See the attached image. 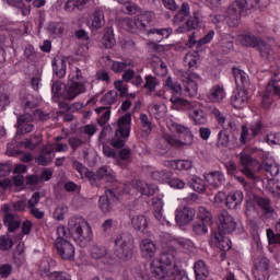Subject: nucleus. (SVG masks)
I'll return each mask as SVG.
<instances>
[{"label": "nucleus", "instance_id": "nucleus-60", "mask_svg": "<svg viewBox=\"0 0 280 280\" xmlns=\"http://www.w3.org/2000/svg\"><path fill=\"white\" fill-rule=\"evenodd\" d=\"M267 238H268V244H270V246L275 244L280 245V233L276 234L273 229H267Z\"/></svg>", "mask_w": 280, "mask_h": 280}, {"label": "nucleus", "instance_id": "nucleus-38", "mask_svg": "<svg viewBox=\"0 0 280 280\" xmlns=\"http://www.w3.org/2000/svg\"><path fill=\"white\" fill-rule=\"evenodd\" d=\"M256 49H258L262 58H266L267 60H270L272 58V48L270 47V45L264 42V39H260Z\"/></svg>", "mask_w": 280, "mask_h": 280}, {"label": "nucleus", "instance_id": "nucleus-8", "mask_svg": "<svg viewBox=\"0 0 280 280\" xmlns=\"http://www.w3.org/2000/svg\"><path fill=\"white\" fill-rule=\"evenodd\" d=\"M240 170L246 178L249 180H255L257 176L255 175L256 172H259V162L248 154L241 153L240 154Z\"/></svg>", "mask_w": 280, "mask_h": 280}, {"label": "nucleus", "instance_id": "nucleus-4", "mask_svg": "<svg viewBox=\"0 0 280 280\" xmlns=\"http://www.w3.org/2000/svg\"><path fill=\"white\" fill-rule=\"evenodd\" d=\"M175 131L179 135V140H176L172 137H164L161 140V143L164 144L163 150H170V145H175L176 148H180V145H192L194 144V135L189 127H185L183 125H174Z\"/></svg>", "mask_w": 280, "mask_h": 280}, {"label": "nucleus", "instance_id": "nucleus-26", "mask_svg": "<svg viewBox=\"0 0 280 280\" xmlns=\"http://www.w3.org/2000/svg\"><path fill=\"white\" fill-rule=\"evenodd\" d=\"M151 275L154 279L163 280L167 277V269L161 261H159V259H154L151 262Z\"/></svg>", "mask_w": 280, "mask_h": 280}, {"label": "nucleus", "instance_id": "nucleus-47", "mask_svg": "<svg viewBox=\"0 0 280 280\" xmlns=\"http://www.w3.org/2000/svg\"><path fill=\"white\" fill-rule=\"evenodd\" d=\"M130 154L131 151L129 148H125L119 151L118 165H120V167H128V163L130 162Z\"/></svg>", "mask_w": 280, "mask_h": 280}, {"label": "nucleus", "instance_id": "nucleus-42", "mask_svg": "<svg viewBox=\"0 0 280 280\" xmlns=\"http://www.w3.org/2000/svg\"><path fill=\"white\" fill-rule=\"evenodd\" d=\"M255 202L260 209H264L265 213H275V208L268 198L255 197Z\"/></svg>", "mask_w": 280, "mask_h": 280}, {"label": "nucleus", "instance_id": "nucleus-21", "mask_svg": "<svg viewBox=\"0 0 280 280\" xmlns=\"http://www.w3.org/2000/svg\"><path fill=\"white\" fill-rule=\"evenodd\" d=\"M225 96L226 92L224 91V86L220 84L213 85L207 94L208 100L213 103L222 102Z\"/></svg>", "mask_w": 280, "mask_h": 280}, {"label": "nucleus", "instance_id": "nucleus-35", "mask_svg": "<svg viewBox=\"0 0 280 280\" xmlns=\"http://www.w3.org/2000/svg\"><path fill=\"white\" fill-rule=\"evenodd\" d=\"M102 45H104L106 49H113V47H115V33L113 28H106L102 38Z\"/></svg>", "mask_w": 280, "mask_h": 280}, {"label": "nucleus", "instance_id": "nucleus-41", "mask_svg": "<svg viewBox=\"0 0 280 280\" xmlns=\"http://www.w3.org/2000/svg\"><path fill=\"white\" fill-rule=\"evenodd\" d=\"M151 178H153V180H156L158 183H167V180L172 178V172L165 170L154 171L151 174Z\"/></svg>", "mask_w": 280, "mask_h": 280}, {"label": "nucleus", "instance_id": "nucleus-37", "mask_svg": "<svg viewBox=\"0 0 280 280\" xmlns=\"http://www.w3.org/2000/svg\"><path fill=\"white\" fill-rule=\"evenodd\" d=\"M95 112L101 115L98 117V124L100 126H106L110 119V107H98L95 109Z\"/></svg>", "mask_w": 280, "mask_h": 280}, {"label": "nucleus", "instance_id": "nucleus-28", "mask_svg": "<svg viewBox=\"0 0 280 280\" xmlns=\"http://www.w3.org/2000/svg\"><path fill=\"white\" fill-rule=\"evenodd\" d=\"M196 280H206L209 277V268L205 260H198L194 265Z\"/></svg>", "mask_w": 280, "mask_h": 280}, {"label": "nucleus", "instance_id": "nucleus-53", "mask_svg": "<svg viewBox=\"0 0 280 280\" xmlns=\"http://www.w3.org/2000/svg\"><path fill=\"white\" fill-rule=\"evenodd\" d=\"M174 253L176 252H163L158 261H160L162 266H172V264H174Z\"/></svg>", "mask_w": 280, "mask_h": 280}, {"label": "nucleus", "instance_id": "nucleus-29", "mask_svg": "<svg viewBox=\"0 0 280 280\" xmlns=\"http://www.w3.org/2000/svg\"><path fill=\"white\" fill-rule=\"evenodd\" d=\"M73 170L80 174L81 178H88L89 180H95V173L93 171H90L84 166L82 163L79 161H73L72 162Z\"/></svg>", "mask_w": 280, "mask_h": 280}, {"label": "nucleus", "instance_id": "nucleus-3", "mask_svg": "<svg viewBox=\"0 0 280 280\" xmlns=\"http://www.w3.org/2000/svg\"><path fill=\"white\" fill-rule=\"evenodd\" d=\"M132 121V115L130 113L125 114L117 120V129L115 136L112 139L113 148L121 150L126 145V141L130 137V124Z\"/></svg>", "mask_w": 280, "mask_h": 280}, {"label": "nucleus", "instance_id": "nucleus-14", "mask_svg": "<svg viewBox=\"0 0 280 280\" xmlns=\"http://www.w3.org/2000/svg\"><path fill=\"white\" fill-rule=\"evenodd\" d=\"M200 75L197 73L191 72H185L182 77L183 82H185V91L189 95V97H195V95H198V82L196 80H199Z\"/></svg>", "mask_w": 280, "mask_h": 280}, {"label": "nucleus", "instance_id": "nucleus-62", "mask_svg": "<svg viewBox=\"0 0 280 280\" xmlns=\"http://www.w3.org/2000/svg\"><path fill=\"white\" fill-rule=\"evenodd\" d=\"M14 246V242L10 236L2 235L0 236V249L1 250H10Z\"/></svg>", "mask_w": 280, "mask_h": 280}, {"label": "nucleus", "instance_id": "nucleus-9", "mask_svg": "<svg viewBox=\"0 0 280 280\" xmlns=\"http://www.w3.org/2000/svg\"><path fill=\"white\" fill-rule=\"evenodd\" d=\"M237 229V222L235 219L229 213V211L223 210L219 213V221H218V231L215 233L221 234H229L233 233Z\"/></svg>", "mask_w": 280, "mask_h": 280}, {"label": "nucleus", "instance_id": "nucleus-40", "mask_svg": "<svg viewBox=\"0 0 280 280\" xmlns=\"http://www.w3.org/2000/svg\"><path fill=\"white\" fill-rule=\"evenodd\" d=\"M280 70H278L273 77L270 83L267 85V91H273L275 95H278L280 97Z\"/></svg>", "mask_w": 280, "mask_h": 280}, {"label": "nucleus", "instance_id": "nucleus-51", "mask_svg": "<svg viewBox=\"0 0 280 280\" xmlns=\"http://www.w3.org/2000/svg\"><path fill=\"white\" fill-rule=\"evenodd\" d=\"M144 80V89H148L150 93H154L156 86H159V79H156V77L147 75Z\"/></svg>", "mask_w": 280, "mask_h": 280}, {"label": "nucleus", "instance_id": "nucleus-46", "mask_svg": "<svg viewBox=\"0 0 280 280\" xmlns=\"http://www.w3.org/2000/svg\"><path fill=\"white\" fill-rule=\"evenodd\" d=\"M260 42L261 37H256L255 35H245L241 39L242 45H244L245 47H255L256 49Z\"/></svg>", "mask_w": 280, "mask_h": 280}, {"label": "nucleus", "instance_id": "nucleus-30", "mask_svg": "<svg viewBox=\"0 0 280 280\" xmlns=\"http://www.w3.org/2000/svg\"><path fill=\"white\" fill-rule=\"evenodd\" d=\"M104 9L98 7L94 10L91 26L93 30H101V27H104Z\"/></svg>", "mask_w": 280, "mask_h": 280}, {"label": "nucleus", "instance_id": "nucleus-64", "mask_svg": "<svg viewBox=\"0 0 280 280\" xmlns=\"http://www.w3.org/2000/svg\"><path fill=\"white\" fill-rule=\"evenodd\" d=\"M49 280H71V276L62 271H54L48 275Z\"/></svg>", "mask_w": 280, "mask_h": 280}, {"label": "nucleus", "instance_id": "nucleus-25", "mask_svg": "<svg viewBox=\"0 0 280 280\" xmlns=\"http://www.w3.org/2000/svg\"><path fill=\"white\" fill-rule=\"evenodd\" d=\"M21 106L25 113H32L38 106V97L25 94L21 97Z\"/></svg>", "mask_w": 280, "mask_h": 280}, {"label": "nucleus", "instance_id": "nucleus-33", "mask_svg": "<svg viewBox=\"0 0 280 280\" xmlns=\"http://www.w3.org/2000/svg\"><path fill=\"white\" fill-rule=\"evenodd\" d=\"M54 150L49 148H45L42 150V153L35 159V162L37 165L47 166L49 163H51V153Z\"/></svg>", "mask_w": 280, "mask_h": 280}, {"label": "nucleus", "instance_id": "nucleus-27", "mask_svg": "<svg viewBox=\"0 0 280 280\" xmlns=\"http://www.w3.org/2000/svg\"><path fill=\"white\" fill-rule=\"evenodd\" d=\"M233 75H234L237 89L246 90L248 84H250V82L248 80V74H246V72H244V70L233 68Z\"/></svg>", "mask_w": 280, "mask_h": 280}, {"label": "nucleus", "instance_id": "nucleus-24", "mask_svg": "<svg viewBox=\"0 0 280 280\" xmlns=\"http://www.w3.org/2000/svg\"><path fill=\"white\" fill-rule=\"evenodd\" d=\"M189 16H191V9L188 2H184L180 10L173 16V23L174 25H180Z\"/></svg>", "mask_w": 280, "mask_h": 280}, {"label": "nucleus", "instance_id": "nucleus-32", "mask_svg": "<svg viewBox=\"0 0 280 280\" xmlns=\"http://www.w3.org/2000/svg\"><path fill=\"white\" fill-rule=\"evenodd\" d=\"M131 225L135 231L143 232L148 229V219L143 214L135 215L131 218Z\"/></svg>", "mask_w": 280, "mask_h": 280}, {"label": "nucleus", "instance_id": "nucleus-34", "mask_svg": "<svg viewBox=\"0 0 280 280\" xmlns=\"http://www.w3.org/2000/svg\"><path fill=\"white\" fill-rule=\"evenodd\" d=\"M229 143H231V136L229 135V131H219L215 143L217 148H219V150H222L223 148H229Z\"/></svg>", "mask_w": 280, "mask_h": 280}, {"label": "nucleus", "instance_id": "nucleus-61", "mask_svg": "<svg viewBox=\"0 0 280 280\" xmlns=\"http://www.w3.org/2000/svg\"><path fill=\"white\" fill-rule=\"evenodd\" d=\"M39 143H40V136H35L33 137V139H26L24 141V148H26V150H36Z\"/></svg>", "mask_w": 280, "mask_h": 280}, {"label": "nucleus", "instance_id": "nucleus-45", "mask_svg": "<svg viewBox=\"0 0 280 280\" xmlns=\"http://www.w3.org/2000/svg\"><path fill=\"white\" fill-rule=\"evenodd\" d=\"M155 210H154V218L160 222V224H165L166 220L165 217L163 215V201L161 199H158L156 201L153 202Z\"/></svg>", "mask_w": 280, "mask_h": 280}, {"label": "nucleus", "instance_id": "nucleus-2", "mask_svg": "<svg viewBox=\"0 0 280 280\" xmlns=\"http://www.w3.org/2000/svg\"><path fill=\"white\" fill-rule=\"evenodd\" d=\"M170 102H172L174 106L187 110L189 119L194 121L196 126H202L207 122V113L202 110V104L199 102H189L180 96H176V94L171 96Z\"/></svg>", "mask_w": 280, "mask_h": 280}, {"label": "nucleus", "instance_id": "nucleus-15", "mask_svg": "<svg viewBox=\"0 0 280 280\" xmlns=\"http://www.w3.org/2000/svg\"><path fill=\"white\" fill-rule=\"evenodd\" d=\"M1 211L4 213V226L8 228L9 233H14L16 229H21V221L16 215L10 212V206H2Z\"/></svg>", "mask_w": 280, "mask_h": 280}, {"label": "nucleus", "instance_id": "nucleus-36", "mask_svg": "<svg viewBox=\"0 0 280 280\" xmlns=\"http://www.w3.org/2000/svg\"><path fill=\"white\" fill-rule=\"evenodd\" d=\"M262 170L269 174V176H278L279 175V166L272 160H264L262 161Z\"/></svg>", "mask_w": 280, "mask_h": 280}, {"label": "nucleus", "instance_id": "nucleus-56", "mask_svg": "<svg viewBox=\"0 0 280 280\" xmlns=\"http://www.w3.org/2000/svg\"><path fill=\"white\" fill-rule=\"evenodd\" d=\"M264 128V122L261 120H256L249 125L250 137H258L261 135V129Z\"/></svg>", "mask_w": 280, "mask_h": 280}, {"label": "nucleus", "instance_id": "nucleus-54", "mask_svg": "<svg viewBox=\"0 0 280 280\" xmlns=\"http://www.w3.org/2000/svg\"><path fill=\"white\" fill-rule=\"evenodd\" d=\"M171 163L179 171L191 170V167H194V162L191 160H177L172 161Z\"/></svg>", "mask_w": 280, "mask_h": 280}, {"label": "nucleus", "instance_id": "nucleus-1", "mask_svg": "<svg viewBox=\"0 0 280 280\" xmlns=\"http://www.w3.org/2000/svg\"><path fill=\"white\" fill-rule=\"evenodd\" d=\"M154 19H156V14L153 11H144L137 14L133 19L122 18L119 20V26L131 34H140V32H148Z\"/></svg>", "mask_w": 280, "mask_h": 280}, {"label": "nucleus", "instance_id": "nucleus-31", "mask_svg": "<svg viewBox=\"0 0 280 280\" xmlns=\"http://www.w3.org/2000/svg\"><path fill=\"white\" fill-rule=\"evenodd\" d=\"M217 244H218V248H220V250H223V253H226V250H231V240H229V237H226V234H221V233H215L213 235Z\"/></svg>", "mask_w": 280, "mask_h": 280}, {"label": "nucleus", "instance_id": "nucleus-49", "mask_svg": "<svg viewBox=\"0 0 280 280\" xmlns=\"http://www.w3.org/2000/svg\"><path fill=\"white\" fill-rule=\"evenodd\" d=\"M68 143H69L70 148H72V150H78V148H82V145H84V143H86V139H84V137H82V135L75 136V137H70L68 139Z\"/></svg>", "mask_w": 280, "mask_h": 280}, {"label": "nucleus", "instance_id": "nucleus-58", "mask_svg": "<svg viewBox=\"0 0 280 280\" xmlns=\"http://www.w3.org/2000/svg\"><path fill=\"white\" fill-rule=\"evenodd\" d=\"M48 32L56 38V36H60L62 32H65V28L62 27V24L54 22L48 25Z\"/></svg>", "mask_w": 280, "mask_h": 280}, {"label": "nucleus", "instance_id": "nucleus-57", "mask_svg": "<svg viewBox=\"0 0 280 280\" xmlns=\"http://www.w3.org/2000/svg\"><path fill=\"white\" fill-rule=\"evenodd\" d=\"M254 136H250V127L246 125H242V131H241V143L243 145H246L247 141H253Z\"/></svg>", "mask_w": 280, "mask_h": 280}, {"label": "nucleus", "instance_id": "nucleus-59", "mask_svg": "<svg viewBox=\"0 0 280 280\" xmlns=\"http://www.w3.org/2000/svg\"><path fill=\"white\" fill-rule=\"evenodd\" d=\"M272 93H275V91H266L262 95V100H261V106L265 108V109H268L272 106Z\"/></svg>", "mask_w": 280, "mask_h": 280}, {"label": "nucleus", "instance_id": "nucleus-43", "mask_svg": "<svg viewBox=\"0 0 280 280\" xmlns=\"http://www.w3.org/2000/svg\"><path fill=\"white\" fill-rule=\"evenodd\" d=\"M108 255V249L102 245H93L91 247V257L93 259H104Z\"/></svg>", "mask_w": 280, "mask_h": 280}, {"label": "nucleus", "instance_id": "nucleus-63", "mask_svg": "<svg viewBox=\"0 0 280 280\" xmlns=\"http://www.w3.org/2000/svg\"><path fill=\"white\" fill-rule=\"evenodd\" d=\"M101 100L102 102H104V104L112 106V104H115V102H117V92L109 91L104 96H102Z\"/></svg>", "mask_w": 280, "mask_h": 280}, {"label": "nucleus", "instance_id": "nucleus-10", "mask_svg": "<svg viewBox=\"0 0 280 280\" xmlns=\"http://www.w3.org/2000/svg\"><path fill=\"white\" fill-rule=\"evenodd\" d=\"M119 200V192L117 190L107 189L105 195L101 196L98 199L100 209L103 213H110L115 202Z\"/></svg>", "mask_w": 280, "mask_h": 280}, {"label": "nucleus", "instance_id": "nucleus-19", "mask_svg": "<svg viewBox=\"0 0 280 280\" xmlns=\"http://www.w3.org/2000/svg\"><path fill=\"white\" fill-rule=\"evenodd\" d=\"M248 103V91L246 89H240L237 92H234L231 97V104L233 108H244Z\"/></svg>", "mask_w": 280, "mask_h": 280}, {"label": "nucleus", "instance_id": "nucleus-44", "mask_svg": "<svg viewBox=\"0 0 280 280\" xmlns=\"http://www.w3.org/2000/svg\"><path fill=\"white\" fill-rule=\"evenodd\" d=\"M165 86L171 91L173 95H180L183 93V88L178 84V82H174L172 77H167L165 80Z\"/></svg>", "mask_w": 280, "mask_h": 280}, {"label": "nucleus", "instance_id": "nucleus-55", "mask_svg": "<svg viewBox=\"0 0 280 280\" xmlns=\"http://www.w3.org/2000/svg\"><path fill=\"white\" fill-rule=\"evenodd\" d=\"M130 65H131V62L128 60L113 61L112 71H114V73H121V71L128 69V67H130Z\"/></svg>", "mask_w": 280, "mask_h": 280}, {"label": "nucleus", "instance_id": "nucleus-13", "mask_svg": "<svg viewBox=\"0 0 280 280\" xmlns=\"http://www.w3.org/2000/svg\"><path fill=\"white\" fill-rule=\"evenodd\" d=\"M86 92V84L84 82L71 81L65 86L63 98L67 102H73L78 95Z\"/></svg>", "mask_w": 280, "mask_h": 280}, {"label": "nucleus", "instance_id": "nucleus-5", "mask_svg": "<svg viewBox=\"0 0 280 280\" xmlns=\"http://www.w3.org/2000/svg\"><path fill=\"white\" fill-rule=\"evenodd\" d=\"M115 253L119 259H130L135 255V237L130 233H122L116 236Z\"/></svg>", "mask_w": 280, "mask_h": 280}, {"label": "nucleus", "instance_id": "nucleus-23", "mask_svg": "<svg viewBox=\"0 0 280 280\" xmlns=\"http://www.w3.org/2000/svg\"><path fill=\"white\" fill-rule=\"evenodd\" d=\"M52 71L57 78H65L67 75V60L60 57L52 59Z\"/></svg>", "mask_w": 280, "mask_h": 280}, {"label": "nucleus", "instance_id": "nucleus-16", "mask_svg": "<svg viewBox=\"0 0 280 280\" xmlns=\"http://www.w3.org/2000/svg\"><path fill=\"white\" fill-rule=\"evenodd\" d=\"M242 202H244V192L242 190L231 191L225 198L226 209L235 210L242 207Z\"/></svg>", "mask_w": 280, "mask_h": 280}, {"label": "nucleus", "instance_id": "nucleus-18", "mask_svg": "<svg viewBox=\"0 0 280 280\" xmlns=\"http://www.w3.org/2000/svg\"><path fill=\"white\" fill-rule=\"evenodd\" d=\"M211 212L207 211L205 217H201V220H198L192 224V233L198 236L207 235V233H209L207 225L211 222Z\"/></svg>", "mask_w": 280, "mask_h": 280}, {"label": "nucleus", "instance_id": "nucleus-7", "mask_svg": "<svg viewBox=\"0 0 280 280\" xmlns=\"http://www.w3.org/2000/svg\"><path fill=\"white\" fill-rule=\"evenodd\" d=\"M89 226V222L80 217H72L68 221V233L74 242L81 244L84 242V229Z\"/></svg>", "mask_w": 280, "mask_h": 280}, {"label": "nucleus", "instance_id": "nucleus-22", "mask_svg": "<svg viewBox=\"0 0 280 280\" xmlns=\"http://www.w3.org/2000/svg\"><path fill=\"white\" fill-rule=\"evenodd\" d=\"M131 189L136 191H140L142 196H154V186L143 182L136 179L131 183Z\"/></svg>", "mask_w": 280, "mask_h": 280}, {"label": "nucleus", "instance_id": "nucleus-50", "mask_svg": "<svg viewBox=\"0 0 280 280\" xmlns=\"http://www.w3.org/2000/svg\"><path fill=\"white\" fill-rule=\"evenodd\" d=\"M147 34H156L160 36L159 42H161L163 38H170L172 36V28H151L147 31Z\"/></svg>", "mask_w": 280, "mask_h": 280}, {"label": "nucleus", "instance_id": "nucleus-11", "mask_svg": "<svg viewBox=\"0 0 280 280\" xmlns=\"http://www.w3.org/2000/svg\"><path fill=\"white\" fill-rule=\"evenodd\" d=\"M55 247L61 259L73 261V258L75 257V247L71 242L67 240H56Z\"/></svg>", "mask_w": 280, "mask_h": 280}, {"label": "nucleus", "instance_id": "nucleus-52", "mask_svg": "<svg viewBox=\"0 0 280 280\" xmlns=\"http://www.w3.org/2000/svg\"><path fill=\"white\" fill-rule=\"evenodd\" d=\"M191 183H192L191 185H192L194 191H198V194H202V191H205L206 186H205V180L202 178L194 175L191 177Z\"/></svg>", "mask_w": 280, "mask_h": 280}, {"label": "nucleus", "instance_id": "nucleus-12", "mask_svg": "<svg viewBox=\"0 0 280 280\" xmlns=\"http://www.w3.org/2000/svg\"><path fill=\"white\" fill-rule=\"evenodd\" d=\"M194 218H196V209L194 208L184 206L175 211V222L179 226H187V224L194 222Z\"/></svg>", "mask_w": 280, "mask_h": 280}, {"label": "nucleus", "instance_id": "nucleus-17", "mask_svg": "<svg viewBox=\"0 0 280 280\" xmlns=\"http://www.w3.org/2000/svg\"><path fill=\"white\" fill-rule=\"evenodd\" d=\"M140 253L144 259H153L156 255V243L151 238H143L140 242Z\"/></svg>", "mask_w": 280, "mask_h": 280}, {"label": "nucleus", "instance_id": "nucleus-20", "mask_svg": "<svg viewBox=\"0 0 280 280\" xmlns=\"http://www.w3.org/2000/svg\"><path fill=\"white\" fill-rule=\"evenodd\" d=\"M205 180L209 183L211 187H214L215 189H218V187H222V185H224V180H225L224 173L220 171L207 173L205 175Z\"/></svg>", "mask_w": 280, "mask_h": 280}, {"label": "nucleus", "instance_id": "nucleus-6", "mask_svg": "<svg viewBox=\"0 0 280 280\" xmlns=\"http://www.w3.org/2000/svg\"><path fill=\"white\" fill-rule=\"evenodd\" d=\"M248 9V2L246 0L233 1L224 13V21L229 27H237L242 23V13Z\"/></svg>", "mask_w": 280, "mask_h": 280}, {"label": "nucleus", "instance_id": "nucleus-39", "mask_svg": "<svg viewBox=\"0 0 280 280\" xmlns=\"http://www.w3.org/2000/svg\"><path fill=\"white\" fill-rule=\"evenodd\" d=\"M97 177L103 180H115V171L109 166H102L96 172Z\"/></svg>", "mask_w": 280, "mask_h": 280}, {"label": "nucleus", "instance_id": "nucleus-48", "mask_svg": "<svg viewBox=\"0 0 280 280\" xmlns=\"http://www.w3.org/2000/svg\"><path fill=\"white\" fill-rule=\"evenodd\" d=\"M4 206L9 207V211L13 209V211L23 212L27 209V201L25 199L12 201L10 203H5Z\"/></svg>", "mask_w": 280, "mask_h": 280}]
</instances>
